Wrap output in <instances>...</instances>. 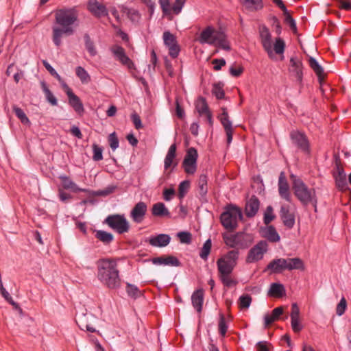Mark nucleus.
I'll return each instance as SVG.
<instances>
[{"label":"nucleus","instance_id":"obj_46","mask_svg":"<svg viewBox=\"0 0 351 351\" xmlns=\"http://www.w3.org/2000/svg\"><path fill=\"white\" fill-rule=\"evenodd\" d=\"M212 93L217 99H221L225 96L223 84L219 82L213 84Z\"/></svg>","mask_w":351,"mask_h":351},{"label":"nucleus","instance_id":"obj_36","mask_svg":"<svg viewBox=\"0 0 351 351\" xmlns=\"http://www.w3.org/2000/svg\"><path fill=\"white\" fill-rule=\"evenodd\" d=\"M286 261V270L301 269L304 270V263L300 258H285Z\"/></svg>","mask_w":351,"mask_h":351},{"label":"nucleus","instance_id":"obj_16","mask_svg":"<svg viewBox=\"0 0 351 351\" xmlns=\"http://www.w3.org/2000/svg\"><path fill=\"white\" fill-rule=\"evenodd\" d=\"M222 112L218 117L227 136V143L229 145L232 142L233 135V127L231 121L229 119L228 113L226 108H221Z\"/></svg>","mask_w":351,"mask_h":351},{"label":"nucleus","instance_id":"obj_7","mask_svg":"<svg viewBox=\"0 0 351 351\" xmlns=\"http://www.w3.org/2000/svg\"><path fill=\"white\" fill-rule=\"evenodd\" d=\"M104 223L119 234L128 232L130 230L129 223L124 215L114 214L108 215L105 219Z\"/></svg>","mask_w":351,"mask_h":351},{"label":"nucleus","instance_id":"obj_59","mask_svg":"<svg viewBox=\"0 0 351 351\" xmlns=\"http://www.w3.org/2000/svg\"><path fill=\"white\" fill-rule=\"evenodd\" d=\"M126 291L129 296L136 298L139 295V290L135 285L128 284Z\"/></svg>","mask_w":351,"mask_h":351},{"label":"nucleus","instance_id":"obj_12","mask_svg":"<svg viewBox=\"0 0 351 351\" xmlns=\"http://www.w3.org/2000/svg\"><path fill=\"white\" fill-rule=\"evenodd\" d=\"M95 317L92 313H80L76 315L75 322L82 330L91 332H99L93 326Z\"/></svg>","mask_w":351,"mask_h":351},{"label":"nucleus","instance_id":"obj_37","mask_svg":"<svg viewBox=\"0 0 351 351\" xmlns=\"http://www.w3.org/2000/svg\"><path fill=\"white\" fill-rule=\"evenodd\" d=\"M59 178L61 180L62 187L66 190H71L73 192L84 191L83 189L79 188L77 184L73 182L68 176H60Z\"/></svg>","mask_w":351,"mask_h":351},{"label":"nucleus","instance_id":"obj_15","mask_svg":"<svg viewBox=\"0 0 351 351\" xmlns=\"http://www.w3.org/2000/svg\"><path fill=\"white\" fill-rule=\"evenodd\" d=\"M290 137L292 143L298 149L306 154L309 153V143L304 134L298 131H292L290 133Z\"/></svg>","mask_w":351,"mask_h":351},{"label":"nucleus","instance_id":"obj_20","mask_svg":"<svg viewBox=\"0 0 351 351\" xmlns=\"http://www.w3.org/2000/svg\"><path fill=\"white\" fill-rule=\"evenodd\" d=\"M278 185L280 196L285 199L286 201L291 202V196L289 191V186L287 180L285 172L283 171L280 172V173Z\"/></svg>","mask_w":351,"mask_h":351},{"label":"nucleus","instance_id":"obj_40","mask_svg":"<svg viewBox=\"0 0 351 351\" xmlns=\"http://www.w3.org/2000/svg\"><path fill=\"white\" fill-rule=\"evenodd\" d=\"M95 237L104 245L110 244L114 239L112 234L104 230H96Z\"/></svg>","mask_w":351,"mask_h":351},{"label":"nucleus","instance_id":"obj_44","mask_svg":"<svg viewBox=\"0 0 351 351\" xmlns=\"http://www.w3.org/2000/svg\"><path fill=\"white\" fill-rule=\"evenodd\" d=\"M85 47L87 49L88 52L91 56H95L97 55V50L95 47L94 43L90 39V36L88 34H86L84 36Z\"/></svg>","mask_w":351,"mask_h":351},{"label":"nucleus","instance_id":"obj_50","mask_svg":"<svg viewBox=\"0 0 351 351\" xmlns=\"http://www.w3.org/2000/svg\"><path fill=\"white\" fill-rule=\"evenodd\" d=\"M190 188V182L184 180L180 182L178 187V196L180 199L183 198Z\"/></svg>","mask_w":351,"mask_h":351},{"label":"nucleus","instance_id":"obj_34","mask_svg":"<svg viewBox=\"0 0 351 351\" xmlns=\"http://www.w3.org/2000/svg\"><path fill=\"white\" fill-rule=\"evenodd\" d=\"M197 189L202 201H206V196L208 193V178L206 175L199 176L197 181Z\"/></svg>","mask_w":351,"mask_h":351},{"label":"nucleus","instance_id":"obj_33","mask_svg":"<svg viewBox=\"0 0 351 351\" xmlns=\"http://www.w3.org/2000/svg\"><path fill=\"white\" fill-rule=\"evenodd\" d=\"M283 313V307L279 306L275 308L271 314H266L264 316L265 328H267L272 323L278 320L281 315Z\"/></svg>","mask_w":351,"mask_h":351},{"label":"nucleus","instance_id":"obj_57","mask_svg":"<svg viewBox=\"0 0 351 351\" xmlns=\"http://www.w3.org/2000/svg\"><path fill=\"white\" fill-rule=\"evenodd\" d=\"M182 243L189 244L191 242V234L188 232H180L177 234Z\"/></svg>","mask_w":351,"mask_h":351},{"label":"nucleus","instance_id":"obj_54","mask_svg":"<svg viewBox=\"0 0 351 351\" xmlns=\"http://www.w3.org/2000/svg\"><path fill=\"white\" fill-rule=\"evenodd\" d=\"M219 332L222 337H224L227 332L228 330V325L226 322L225 317L223 315L221 314L219 320Z\"/></svg>","mask_w":351,"mask_h":351},{"label":"nucleus","instance_id":"obj_30","mask_svg":"<svg viewBox=\"0 0 351 351\" xmlns=\"http://www.w3.org/2000/svg\"><path fill=\"white\" fill-rule=\"evenodd\" d=\"M308 64L317 75L320 84V90L322 92H323L324 90L322 89V84L324 80V74L322 67L319 65L318 62L312 57H310L308 59Z\"/></svg>","mask_w":351,"mask_h":351},{"label":"nucleus","instance_id":"obj_29","mask_svg":"<svg viewBox=\"0 0 351 351\" xmlns=\"http://www.w3.org/2000/svg\"><path fill=\"white\" fill-rule=\"evenodd\" d=\"M67 96L69 99V104L74 110L80 115L83 114L84 108L79 97L75 95L73 92L70 91H69Z\"/></svg>","mask_w":351,"mask_h":351},{"label":"nucleus","instance_id":"obj_22","mask_svg":"<svg viewBox=\"0 0 351 351\" xmlns=\"http://www.w3.org/2000/svg\"><path fill=\"white\" fill-rule=\"evenodd\" d=\"M280 217L285 226L291 229L295 225V216L289 211L288 205H282L280 210Z\"/></svg>","mask_w":351,"mask_h":351},{"label":"nucleus","instance_id":"obj_42","mask_svg":"<svg viewBox=\"0 0 351 351\" xmlns=\"http://www.w3.org/2000/svg\"><path fill=\"white\" fill-rule=\"evenodd\" d=\"M41 88L43 91L45 93L47 101L50 103L52 106H56L58 104V101L51 91L47 87L46 83L45 82H41Z\"/></svg>","mask_w":351,"mask_h":351},{"label":"nucleus","instance_id":"obj_14","mask_svg":"<svg viewBox=\"0 0 351 351\" xmlns=\"http://www.w3.org/2000/svg\"><path fill=\"white\" fill-rule=\"evenodd\" d=\"M147 205L144 202H139L134 205L130 213V217L136 223H141L147 214Z\"/></svg>","mask_w":351,"mask_h":351},{"label":"nucleus","instance_id":"obj_45","mask_svg":"<svg viewBox=\"0 0 351 351\" xmlns=\"http://www.w3.org/2000/svg\"><path fill=\"white\" fill-rule=\"evenodd\" d=\"M232 273H227L226 274H219V279L223 285L227 287H231L237 284V281L230 277Z\"/></svg>","mask_w":351,"mask_h":351},{"label":"nucleus","instance_id":"obj_18","mask_svg":"<svg viewBox=\"0 0 351 351\" xmlns=\"http://www.w3.org/2000/svg\"><path fill=\"white\" fill-rule=\"evenodd\" d=\"M88 11L97 18L108 15L107 8L97 0H89L87 4Z\"/></svg>","mask_w":351,"mask_h":351},{"label":"nucleus","instance_id":"obj_38","mask_svg":"<svg viewBox=\"0 0 351 351\" xmlns=\"http://www.w3.org/2000/svg\"><path fill=\"white\" fill-rule=\"evenodd\" d=\"M213 45L220 47L226 51L230 50V46L226 38V36L222 32H220L219 34H216L215 43Z\"/></svg>","mask_w":351,"mask_h":351},{"label":"nucleus","instance_id":"obj_35","mask_svg":"<svg viewBox=\"0 0 351 351\" xmlns=\"http://www.w3.org/2000/svg\"><path fill=\"white\" fill-rule=\"evenodd\" d=\"M152 214L155 217H170V212L162 202H158L152 206Z\"/></svg>","mask_w":351,"mask_h":351},{"label":"nucleus","instance_id":"obj_61","mask_svg":"<svg viewBox=\"0 0 351 351\" xmlns=\"http://www.w3.org/2000/svg\"><path fill=\"white\" fill-rule=\"evenodd\" d=\"M285 14V23H287L290 28L293 31V32H296L297 30V27H296V23H295V20L292 18V16L289 14V13L288 12V10H287V13L286 14Z\"/></svg>","mask_w":351,"mask_h":351},{"label":"nucleus","instance_id":"obj_3","mask_svg":"<svg viewBox=\"0 0 351 351\" xmlns=\"http://www.w3.org/2000/svg\"><path fill=\"white\" fill-rule=\"evenodd\" d=\"M291 178H294L293 189L295 197L302 204H312L316 208L317 199L315 190L309 189L301 179L296 178L293 175H291Z\"/></svg>","mask_w":351,"mask_h":351},{"label":"nucleus","instance_id":"obj_26","mask_svg":"<svg viewBox=\"0 0 351 351\" xmlns=\"http://www.w3.org/2000/svg\"><path fill=\"white\" fill-rule=\"evenodd\" d=\"M289 72L293 75L298 80L302 79V62L296 57H291L290 59Z\"/></svg>","mask_w":351,"mask_h":351},{"label":"nucleus","instance_id":"obj_24","mask_svg":"<svg viewBox=\"0 0 351 351\" xmlns=\"http://www.w3.org/2000/svg\"><path fill=\"white\" fill-rule=\"evenodd\" d=\"M260 207V201L255 195H252L248 200H247L245 206V214L249 217H254L258 213Z\"/></svg>","mask_w":351,"mask_h":351},{"label":"nucleus","instance_id":"obj_56","mask_svg":"<svg viewBox=\"0 0 351 351\" xmlns=\"http://www.w3.org/2000/svg\"><path fill=\"white\" fill-rule=\"evenodd\" d=\"M108 143L113 151L118 148L119 143L115 132H112L108 136Z\"/></svg>","mask_w":351,"mask_h":351},{"label":"nucleus","instance_id":"obj_60","mask_svg":"<svg viewBox=\"0 0 351 351\" xmlns=\"http://www.w3.org/2000/svg\"><path fill=\"white\" fill-rule=\"evenodd\" d=\"M131 120L136 130L143 128L141 117L137 113L134 112L131 114Z\"/></svg>","mask_w":351,"mask_h":351},{"label":"nucleus","instance_id":"obj_53","mask_svg":"<svg viewBox=\"0 0 351 351\" xmlns=\"http://www.w3.org/2000/svg\"><path fill=\"white\" fill-rule=\"evenodd\" d=\"M274 218L275 215L273 213V208L271 206H268L264 213V223L266 225L269 224Z\"/></svg>","mask_w":351,"mask_h":351},{"label":"nucleus","instance_id":"obj_21","mask_svg":"<svg viewBox=\"0 0 351 351\" xmlns=\"http://www.w3.org/2000/svg\"><path fill=\"white\" fill-rule=\"evenodd\" d=\"M220 32L211 26H208L201 32L199 41L202 44L207 43L213 45L215 43L216 34H219Z\"/></svg>","mask_w":351,"mask_h":351},{"label":"nucleus","instance_id":"obj_11","mask_svg":"<svg viewBox=\"0 0 351 351\" xmlns=\"http://www.w3.org/2000/svg\"><path fill=\"white\" fill-rule=\"evenodd\" d=\"M164 44L169 49V54L172 58L178 56L180 51V46L178 44L176 36L169 31L163 33Z\"/></svg>","mask_w":351,"mask_h":351},{"label":"nucleus","instance_id":"obj_13","mask_svg":"<svg viewBox=\"0 0 351 351\" xmlns=\"http://www.w3.org/2000/svg\"><path fill=\"white\" fill-rule=\"evenodd\" d=\"M195 110L199 116H205L210 127L213 125V114L209 109L206 99L203 97H199L195 102Z\"/></svg>","mask_w":351,"mask_h":351},{"label":"nucleus","instance_id":"obj_27","mask_svg":"<svg viewBox=\"0 0 351 351\" xmlns=\"http://www.w3.org/2000/svg\"><path fill=\"white\" fill-rule=\"evenodd\" d=\"M151 261L154 265H164L175 267L180 266V265L179 260L173 256L153 258Z\"/></svg>","mask_w":351,"mask_h":351},{"label":"nucleus","instance_id":"obj_4","mask_svg":"<svg viewBox=\"0 0 351 351\" xmlns=\"http://www.w3.org/2000/svg\"><path fill=\"white\" fill-rule=\"evenodd\" d=\"M242 219L241 209L234 205H229L221 213L220 220L222 226L228 230L236 229L238 225V220Z\"/></svg>","mask_w":351,"mask_h":351},{"label":"nucleus","instance_id":"obj_31","mask_svg":"<svg viewBox=\"0 0 351 351\" xmlns=\"http://www.w3.org/2000/svg\"><path fill=\"white\" fill-rule=\"evenodd\" d=\"M261 232L262 236L271 243H277L280 240V235L273 226H268L263 228Z\"/></svg>","mask_w":351,"mask_h":351},{"label":"nucleus","instance_id":"obj_23","mask_svg":"<svg viewBox=\"0 0 351 351\" xmlns=\"http://www.w3.org/2000/svg\"><path fill=\"white\" fill-rule=\"evenodd\" d=\"M176 149L177 147L175 143L169 147L164 160V169L165 171L168 170L171 167L172 169H174L178 165V162L176 159Z\"/></svg>","mask_w":351,"mask_h":351},{"label":"nucleus","instance_id":"obj_43","mask_svg":"<svg viewBox=\"0 0 351 351\" xmlns=\"http://www.w3.org/2000/svg\"><path fill=\"white\" fill-rule=\"evenodd\" d=\"M76 75L80 78L82 84H88L91 78L88 72L82 66H77L75 69Z\"/></svg>","mask_w":351,"mask_h":351},{"label":"nucleus","instance_id":"obj_2","mask_svg":"<svg viewBox=\"0 0 351 351\" xmlns=\"http://www.w3.org/2000/svg\"><path fill=\"white\" fill-rule=\"evenodd\" d=\"M97 278L105 287L117 289L121 285L117 260L112 258L99 259L97 263Z\"/></svg>","mask_w":351,"mask_h":351},{"label":"nucleus","instance_id":"obj_6","mask_svg":"<svg viewBox=\"0 0 351 351\" xmlns=\"http://www.w3.org/2000/svg\"><path fill=\"white\" fill-rule=\"evenodd\" d=\"M223 239L225 244L232 248L243 250L247 248L252 243L250 237L242 232L234 234H223Z\"/></svg>","mask_w":351,"mask_h":351},{"label":"nucleus","instance_id":"obj_39","mask_svg":"<svg viewBox=\"0 0 351 351\" xmlns=\"http://www.w3.org/2000/svg\"><path fill=\"white\" fill-rule=\"evenodd\" d=\"M285 289L284 286L280 283H272L268 291V295L273 297H282L285 293Z\"/></svg>","mask_w":351,"mask_h":351},{"label":"nucleus","instance_id":"obj_48","mask_svg":"<svg viewBox=\"0 0 351 351\" xmlns=\"http://www.w3.org/2000/svg\"><path fill=\"white\" fill-rule=\"evenodd\" d=\"M13 111L14 112L16 116L20 119L22 123L25 125H29L30 121L24 112V111L18 106H13Z\"/></svg>","mask_w":351,"mask_h":351},{"label":"nucleus","instance_id":"obj_58","mask_svg":"<svg viewBox=\"0 0 351 351\" xmlns=\"http://www.w3.org/2000/svg\"><path fill=\"white\" fill-rule=\"evenodd\" d=\"M185 2L186 0H176L171 8V10L173 12V13L176 14H178L182 11V9L184 5Z\"/></svg>","mask_w":351,"mask_h":351},{"label":"nucleus","instance_id":"obj_8","mask_svg":"<svg viewBox=\"0 0 351 351\" xmlns=\"http://www.w3.org/2000/svg\"><path fill=\"white\" fill-rule=\"evenodd\" d=\"M336 169L332 173L335 187L340 191H346L348 189L346 173L344 169L340 167L339 157L335 154Z\"/></svg>","mask_w":351,"mask_h":351},{"label":"nucleus","instance_id":"obj_10","mask_svg":"<svg viewBox=\"0 0 351 351\" xmlns=\"http://www.w3.org/2000/svg\"><path fill=\"white\" fill-rule=\"evenodd\" d=\"M197 157V152L195 148L191 147L187 150L182 162V167L187 174L193 175L195 173Z\"/></svg>","mask_w":351,"mask_h":351},{"label":"nucleus","instance_id":"obj_64","mask_svg":"<svg viewBox=\"0 0 351 351\" xmlns=\"http://www.w3.org/2000/svg\"><path fill=\"white\" fill-rule=\"evenodd\" d=\"M270 346L271 344L265 341H259L256 345L257 348V351H269V346Z\"/></svg>","mask_w":351,"mask_h":351},{"label":"nucleus","instance_id":"obj_28","mask_svg":"<svg viewBox=\"0 0 351 351\" xmlns=\"http://www.w3.org/2000/svg\"><path fill=\"white\" fill-rule=\"evenodd\" d=\"M171 241L169 235L166 234H160L152 237L149 240V243L154 247H163L167 246Z\"/></svg>","mask_w":351,"mask_h":351},{"label":"nucleus","instance_id":"obj_1","mask_svg":"<svg viewBox=\"0 0 351 351\" xmlns=\"http://www.w3.org/2000/svg\"><path fill=\"white\" fill-rule=\"evenodd\" d=\"M78 19V12L75 8H64L55 11V22L58 26L52 27V40L56 47L62 44L64 35L71 36L74 33L73 25Z\"/></svg>","mask_w":351,"mask_h":351},{"label":"nucleus","instance_id":"obj_9","mask_svg":"<svg viewBox=\"0 0 351 351\" xmlns=\"http://www.w3.org/2000/svg\"><path fill=\"white\" fill-rule=\"evenodd\" d=\"M267 250L268 244L267 241L264 240L258 241L248 252L246 257V262L247 263H252L261 260Z\"/></svg>","mask_w":351,"mask_h":351},{"label":"nucleus","instance_id":"obj_5","mask_svg":"<svg viewBox=\"0 0 351 351\" xmlns=\"http://www.w3.org/2000/svg\"><path fill=\"white\" fill-rule=\"evenodd\" d=\"M239 252L238 250H230L219 258L217 261L219 274L232 273L237 265Z\"/></svg>","mask_w":351,"mask_h":351},{"label":"nucleus","instance_id":"obj_41","mask_svg":"<svg viewBox=\"0 0 351 351\" xmlns=\"http://www.w3.org/2000/svg\"><path fill=\"white\" fill-rule=\"evenodd\" d=\"M243 4L250 11H257L263 8L262 0H243Z\"/></svg>","mask_w":351,"mask_h":351},{"label":"nucleus","instance_id":"obj_32","mask_svg":"<svg viewBox=\"0 0 351 351\" xmlns=\"http://www.w3.org/2000/svg\"><path fill=\"white\" fill-rule=\"evenodd\" d=\"M191 303L197 313H201L204 303V291L202 289L195 291L191 295Z\"/></svg>","mask_w":351,"mask_h":351},{"label":"nucleus","instance_id":"obj_17","mask_svg":"<svg viewBox=\"0 0 351 351\" xmlns=\"http://www.w3.org/2000/svg\"><path fill=\"white\" fill-rule=\"evenodd\" d=\"M259 34L263 47L270 56L272 54L273 51L271 34L269 29L265 25L259 28Z\"/></svg>","mask_w":351,"mask_h":351},{"label":"nucleus","instance_id":"obj_19","mask_svg":"<svg viewBox=\"0 0 351 351\" xmlns=\"http://www.w3.org/2000/svg\"><path fill=\"white\" fill-rule=\"evenodd\" d=\"M110 51L114 57L123 65L128 68H132L133 63L130 58L126 55L125 49L118 45H113L110 48Z\"/></svg>","mask_w":351,"mask_h":351},{"label":"nucleus","instance_id":"obj_62","mask_svg":"<svg viewBox=\"0 0 351 351\" xmlns=\"http://www.w3.org/2000/svg\"><path fill=\"white\" fill-rule=\"evenodd\" d=\"M291 328L295 332H299L302 329V326L300 323L299 318H291Z\"/></svg>","mask_w":351,"mask_h":351},{"label":"nucleus","instance_id":"obj_51","mask_svg":"<svg viewBox=\"0 0 351 351\" xmlns=\"http://www.w3.org/2000/svg\"><path fill=\"white\" fill-rule=\"evenodd\" d=\"M285 48V43L284 40L280 38H276L274 44V50L277 54H282Z\"/></svg>","mask_w":351,"mask_h":351},{"label":"nucleus","instance_id":"obj_52","mask_svg":"<svg viewBox=\"0 0 351 351\" xmlns=\"http://www.w3.org/2000/svg\"><path fill=\"white\" fill-rule=\"evenodd\" d=\"M93 159L95 161H100L103 159V149L101 147H99L98 145L94 143L93 145Z\"/></svg>","mask_w":351,"mask_h":351},{"label":"nucleus","instance_id":"obj_25","mask_svg":"<svg viewBox=\"0 0 351 351\" xmlns=\"http://www.w3.org/2000/svg\"><path fill=\"white\" fill-rule=\"evenodd\" d=\"M285 258H275L269 262L265 270H270L271 274H280L286 270Z\"/></svg>","mask_w":351,"mask_h":351},{"label":"nucleus","instance_id":"obj_55","mask_svg":"<svg viewBox=\"0 0 351 351\" xmlns=\"http://www.w3.org/2000/svg\"><path fill=\"white\" fill-rule=\"evenodd\" d=\"M347 308V302L346 298L343 296L336 307V313L339 316H341Z\"/></svg>","mask_w":351,"mask_h":351},{"label":"nucleus","instance_id":"obj_63","mask_svg":"<svg viewBox=\"0 0 351 351\" xmlns=\"http://www.w3.org/2000/svg\"><path fill=\"white\" fill-rule=\"evenodd\" d=\"M212 64L215 71H219L226 64V60L223 58H217L212 60Z\"/></svg>","mask_w":351,"mask_h":351},{"label":"nucleus","instance_id":"obj_47","mask_svg":"<svg viewBox=\"0 0 351 351\" xmlns=\"http://www.w3.org/2000/svg\"><path fill=\"white\" fill-rule=\"evenodd\" d=\"M211 247H212L211 240L210 239L206 240L204 242L203 247H202L200 252H199V256L202 259H204L205 261H206L208 259V255L210 252Z\"/></svg>","mask_w":351,"mask_h":351},{"label":"nucleus","instance_id":"obj_49","mask_svg":"<svg viewBox=\"0 0 351 351\" xmlns=\"http://www.w3.org/2000/svg\"><path fill=\"white\" fill-rule=\"evenodd\" d=\"M252 297L248 294H244L239 297V305L241 308H247L252 303Z\"/></svg>","mask_w":351,"mask_h":351}]
</instances>
